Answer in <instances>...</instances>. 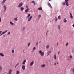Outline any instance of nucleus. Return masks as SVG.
<instances>
[{"label": "nucleus", "mask_w": 74, "mask_h": 74, "mask_svg": "<svg viewBox=\"0 0 74 74\" xmlns=\"http://www.w3.org/2000/svg\"><path fill=\"white\" fill-rule=\"evenodd\" d=\"M0 55L1 56H4V55L3 53H0Z\"/></svg>", "instance_id": "obj_18"}, {"label": "nucleus", "mask_w": 74, "mask_h": 74, "mask_svg": "<svg viewBox=\"0 0 74 74\" xmlns=\"http://www.w3.org/2000/svg\"><path fill=\"white\" fill-rule=\"evenodd\" d=\"M47 4L50 7V8H52V6H51V4H50V3H47Z\"/></svg>", "instance_id": "obj_4"}, {"label": "nucleus", "mask_w": 74, "mask_h": 74, "mask_svg": "<svg viewBox=\"0 0 74 74\" xmlns=\"http://www.w3.org/2000/svg\"><path fill=\"white\" fill-rule=\"evenodd\" d=\"M60 53V52H58V55H59Z\"/></svg>", "instance_id": "obj_39"}, {"label": "nucleus", "mask_w": 74, "mask_h": 74, "mask_svg": "<svg viewBox=\"0 0 74 74\" xmlns=\"http://www.w3.org/2000/svg\"><path fill=\"white\" fill-rule=\"evenodd\" d=\"M12 53H14V50H13L12 51Z\"/></svg>", "instance_id": "obj_27"}, {"label": "nucleus", "mask_w": 74, "mask_h": 74, "mask_svg": "<svg viewBox=\"0 0 74 74\" xmlns=\"http://www.w3.org/2000/svg\"><path fill=\"white\" fill-rule=\"evenodd\" d=\"M20 10L21 11H23V10H24V8L23 7H21L20 8Z\"/></svg>", "instance_id": "obj_9"}, {"label": "nucleus", "mask_w": 74, "mask_h": 74, "mask_svg": "<svg viewBox=\"0 0 74 74\" xmlns=\"http://www.w3.org/2000/svg\"><path fill=\"white\" fill-rule=\"evenodd\" d=\"M27 0V1H28V0Z\"/></svg>", "instance_id": "obj_60"}, {"label": "nucleus", "mask_w": 74, "mask_h": 74, "mask_svg": "<svg viewBox=\"0 0 74 74\" xmlns=\"http://www.w3.org/2000/svg\"><path fill=\"white\" fill-rule=\"evenodd\" d=\"M0 19H1V18H0Z\"/></svg>", "instance_id": "obj_59"}, {"label": "nucleus", "mask_w": 74, "mask_h": 74, "mask_svg": "<svg viewBox=\"0 0 74 74\" xmlns=\"http://www.w3.org/2000/svg\"><path fill=\"white\" fill-rule=\"evenodd\" d=\"M10 24L12 25H14V23H13L12 22H10Z\"/></svg>", "instance_id": "obj_20"}, {"label": "nucleus", "mask_w": 74, "mask_h": 74, "mask_svg": "<svg viewBox=\"0 0 74 74\" xmlns=\"http://www.w3.org/2000/svg\"><path fill=\"white\" fill-rule=\"evenodd\" d=\"M32 3V4H33L34 5V6L36 5V3H35V2H34V1H32L31 2Z\"/></svg>", "instance_id": "obj_5"}, {"label": "nucleus", "mask_w": 74, "mask_h": 74, "mask_svg": "<svg viewBox=\"0 0 74 74\" xmlns=\"http://www.w3.org/2000/svg\"><path fill=\"white\" fill-rule=\"evenodd\" d=\"M26 60H25L22 63V64H26Z\"/></svg>", "instance_id": "obj_15"}, {"label": "nucleus", "mask_w": 74, "mask_h": 74, "mask_svg": "<svg viewBox=\"0 0 74 74\" xmlns=\"http://www.w3.org/2000/svg\"><path fill=\"white\" fill-rule=\"evenodd\" d=\"M7 32V30H6L5 31V32H2V34H1L0 35V36H1L2 35H3V34H4V33H6V32Z\"/></svg>", "instance_id": "obj_6"}, {"label": "nucleus", "mask_w": 74, "mask_h": 74, "mask_svg": "<svg viewBox=\"0 0 74 74\" xmlns=\"http://www.w3.org/2000/svg\"><path fill=\"white\" fill-rule=\"evenodd\" d=\"M68 44H69V43H67L66 44V46H67V45H68Z\"/></svg>", "instance_id": "obj_35"}, {"label": "nucleus", "mask_w": 74, "mask_h": 74, "mask_svg": "<svg viewBox=\"0 0 74 74\" xmlns=\"http://www.w3.org/2000/svg\"><path fill=\"white\" fill-rule=\"evenodd\" d=\"M70 58H71H71H72V56L71 55L70 56Z\"/></svg>", "instance_id": "obj_29"}, {"label": "nucleus", "mask_w": 74, "mask_h": 74, "mask_svg": "<svg viewBox=\"0 0 74 74\" xmlns=\"http://www.w3.org/2000/svg\"><path fill=\"white\" fill-rule=\"evenodd\" d=\"M0 70L1 71H2L3 70L2 69V67L1 66H0Z\"/></svg>", "instance_id": "obj_21"}, {"label": "nucleus", "mask_w": 74, "mask_h": 74, "mask_svg": "<svg viewBox=\"0 0 74 74\" xmlns=\"http://www.w3.org/2000/svg\"><path fill=\"white\" fill-rule=\"evenodd\" d=\"M49 53H48V55H49Z\"/></svg>", "instance_id": "obj_54"}, {"label": "nucleus", "mask_w": 74, "mask_h": 74, "mask_svg": "<svg viewBox=\"0 0 74 74\" xmlns=\"http://www.w3.org/2000/svg\"><path fill=\"white\" fill-rule=\"evenodd\" d=\"M2 32V31H0V34H1V33Z\"/></svg>", "instance_id": "obj_43"}, {"label": "nucleus", "mask_w": 74, "mask_h": 74, "mask_svg": "<svg viewBox=\"0 0 74 74\" xmlns=\"http://www.w3.org/2000/svg\"><path fill=\"white\" fill-rule=\"evenodd\" d=\"M53 58L54 59H55V60H56V55H54L53 56Z\"/></svg>", "instance_id": "obj_10"}, {"label": "nucleus", "mask_w": 74, "mask_h": 74, "mask_svg": "<svg viewBox=\"0 0 74 74\" xmlns=\"http://www.w3.org/2000/svg\"><path fill=\"white\" fill-rule=\"evenodd\" d=\"M26 8H28V6H26Z\"/></svg>", "instance_id": "obj_40"}, {"label": "nucleus", "mask_w": 74, "mask_h": 74, "mask_svg": "<svg viewBox=\"0 0 74 74\" xmlns=\"http://www.w3.org/2000/svg\"><path fill=\"white\" fill-rule=\"evenodd\" d=\"M73 27H74V24L72 25Z\"/></svg>", "instance_id": "obj_45"}, {"label": "nucleus", "mask_w": 74, "mask_h": 74, "mask_svg": "<svg viewBox=\"0 0 74 74\" xmlns=\"http://www.w3.org/2000/svg\"><path fill=\"white\" fill-rule=\"evenodd\" d=\"M34 63V62H33V61L30 64V66L33 65V64Z\"/></svg>", "instance_id": "obj_16"}, {"label": "nucleus", "mask_w": 74, "mask_h": 74, "mask_svg": "<svg viewBox=\"0 0 74 74\" xmlns=\"http://www.w3.org/2000/svg\"><path fill=\"white\" fill-rule=\"evenodd\" d=\"M54 65H55V66H56V63H54Z\"/></svg>", "instance_id": "obj_44"}, {"label": "nucleus", "mask_w": 74, "mask_h": 74, "mask_svg": "<svg viewBox=\"0 0 74 74\" xmlns=\"http://www.w3.org/2000/svg\"><path fill=\"white\" fill-rule=\"evenodd\" d=\"M63 21L64 22H67V20L66 19H64Z\"/></svg>", "instance_id": "obj_22"}, {"label": "nucleus", "mask_w": 74, "mask_h": 74, "mask_svg": "<svg viewBox=\"0 0 74 74\" xmlns=\"http://www.w3.org/2000/svg\"><path fill=\"white\" fill-rule=\"evenodd\" d=\"M40 54L41 56H44V52H42L41 50H40L39 51Z\"/></svg>", "instance_id": "obj_1"}, {"label": "nucleus", "mask_w": 74, "mask_h": 74, "mask_svg": "<svg viewBox=\"0 0 74 74\" xmlns=\"http://www.w3.org/2000/svg\"><path fill=\"white\" fill-rule=\"evenodd\" d=\"M65 3L67 6H69V3H68V0H65Z\"/></svg>", "instance_id": "obj_2"}, {"label": "nucleus", "mask_w": 74, "mask_h": 74, "mask_svg": "<svg viewBox=\"0 0 74 74\" xmlns=\"http://www.w3.org/2000/svg\"><path fill=\"white\" fill-rule=\"evenodd\" d=\"M70 15L71 18L72 19L73 18V15H72V14L71 13H70Z\"/></svg>", "instance_id": "obj_14"}, {"label": "nucleus", "mask_w": 74, "mask_h": 74, "mask_svg": "<svg viewBox=\"0 0 74 74\" xmlns=\"http://www.w3.org/2000/svg\"><path fill=\"white\" fill-rule=\"evenodd\" d=\"M49 45H47L46 47V48H47V49H48V47H49Z\"/></svg>", "instance_id": "obj_26"}, {"label": "nucleus", "mask_w": 74, "mask_h": 74, "mask_svg": "<svg viewBox=\"0 0 74 74\" xmlns=\"http://www.w3.org/2000/svg\"><path fill=\"white\" fill-rule=\"evenodd\" d=\"M32 16H31L30 17V18L29 19H32Z\"/></svg>", "instance_id": "obj_41"}, {"label": "nucleus", "mask_w": 74, "mask_h": 74, "mask_svg": "<svg viewBox=\"0 0 74 74\" xmlns=\"http://www.w3.org/2000/svg\"><path fill=\"white\" fill-rule=\"evenodd\" d=\"M4 12H5L6 10H7V7H6V6H5L4 5Z\"/></svg>", "instance_id": "obj_12"}, {"label": "nucleus", "mask_w": 74, "mask_h": 74, "mask_svg": "<svg viewBox=\"0 0 74 74\" xmlns=\"http://www.w3.org/2000/svg\"><path fill=\"white\" fill-rule=\"evenodd\" d=\"M38 18H41V15H39Z\"/></svg>", "instance_id": "obj_31"}, {"label": "nucleus", "mask_w": 74, "mask_h": 74, "mask_svg": "<svg viewBox=\"0 0 74 74\" xmlns=\"http://www.w3.org/2000/svg\"><path fill=\"white\" fill-rule=\"evenodd\" d=\"M41 67H42L43 68H44L45 67V64H43V65H41Z\"/></svg>", "instance_id": "obj_8"}, {"label": "nucleus", "mask_w": 74, "mask_h": 74, "mask_svg": "<svg viewBox=\"0 0 74 74\" xmlns=\"http://www.w3.org/2000/svg\"><path fill=\"white\" fill-rule=\"evenodd\" d=\"M1 19H0V22H1Z\"/></svg>", "instance_id": "obj_51"}, {"label": "nucleus", "mask_w": 74, "mask_h": 74, "mask_svg": "<svg viewBox=\"0 0 74 74\" xmlns=\"http://www.w3.org/2000/svg\"><path fill=\"white\" fill-rule=\"evenodd\" d=\"M4 36H5L4 35Z\"/></svg>", "instance_id": "obj_58"}, {"label": "nucleus", "mask_w": 74, "mask_h": 74, "mask_svg": "<svg viewBox=\"0 0 74 74\" xmlns=\"http://www.w3.org/2000/svg\"><path fill=\"white\" fill-rule=\"evenodd\" d=\"M6 1V0H3V2H2V5H4V3L5 2V1Z\"/></svg>", "instance_id": "obj_13"}, {"label": "nucleus", "mask_w": 74, "mask_h": 74, "mask_svg": "<svg viewBox=\"0 0 74 74\" xmlns=\"http://www.w3.org/2000/svg\"><path fill=\"white\" fill-rule=\"evenodd\" d=\"M38 44V42H37L36 43V45H37V44Z\"/></svg>", "instance_id": "obj_48"}, {"label": "nucleus", "mask_w": 74, "mask_h": 74, "mask_svg": "<svg viewBox=\"0 0 74 74\" xmlns=\"http://www.w3.org/2000/svg\"><path fill=\"white\" fill-rule=\"evenodd\" d=\"M47 33H48V31H47V33H46V35L47 34Z\"/></svg>", "instance_id": "obj_53"}, {"label": "nucleus", "mask_w": 74, "mask_h": 74, "mask_svg": "<svg viewBox=\"0 0 74 74\" xmlns=\"http://www.w3.org/2000/svg\"><path fill=\"white\" fill-rule=\"evenodd\" d=\"M60 16H58V19H60Z\"/></svg>", "instance_id": "obj_28"}, {"label": "nucleus", "mask_w": 74, "mask_h": 74, "mask_svg": "<svg viewBox=\"0 0 74 74\" xmlns=\"http://www.w3.org/2000/svg\"><path fill=\"white\" fill-rule=\"evenodd\" d=\"M57 64H59V63H58V62H57Z\"/></svg>", "instance_id": "obj_49"}, {"label": "nucleus", "mask_w": 74, "mask_h": 74, "mask_svg": "<svg viewBox=\"0 0 74 74\" xmlns=\"http://www.w3.org/2000/svg\"><path fill=\"white\" fill-rule=\"evenodd\" d=\"M30 45V43H29L28 44V47H29Z\"/></svg>", "instance_id": "obj_30"}, {"label": "nucleus", "mask_w": 74, "mask_h": 74, "mask_svg": "<svg viewBox=\"0 0 74 74\" xmlns=\"http://www.w3.org/2000/svg\"><path fill=\"white\" fill-rule=\"evenodd\" d=\"M18 65H16L15 66V68L16 67V66H17Z\"/></svg>", "instance_id": "obj_47"}, {"label": "nucleus", "mask_w": 74, "mask_h": 74, "mask_svg": "<svg viewBox=\"0 0 74 74\" xmlns=\"http://www.w3.org/2000/svg\"><path fill=\"white\" fill-rule=\"evenodd\" d=\"M25 65H23L22 66V69H23V70H25Z\"/></svg>", "instance_id": "obj_7"}, {"label": "nucleus", "mask_w": 74, "mask_h": 74, "mask_svg": "<svg viewBox=\"0 0 74 74\" xmlns=\"http://www.w3.org/2000/svg\"><path fill=\"white\" fill-rule=\"evenodd\" d=\"M33 49L34 50H35V49H36V47H34V48H33Z\"/></svg>", "instance_id": "obj_36"}, {"label": "nucleus", "mask_w": 74, "mask_h": 74, "mask_svg": "<svg viewBox=\"0 0 74 74\" xmlns=\"http://www.w3.org/2000/svg\"><path fill=\"white\" fill-rule=\"evenodd\" d=\"M29 8H27V9H26L25 11V12L26 13L27 12H28V11H29Z\"/></svg>", "instance_id": "obj_11"}, {"label": "nucleus", "mask_w": 74, "mask_h": 74, "mask_svg": "<svg viewBox=\"0 0 74 74\" xmlns=\"http://www.w3.org/2000/svg\"><path fill=\"white\" fill-rule=\"evenodd\" d=\"M31 20V19H29L28 21H30V20Z\"/></svg>", "instance_id": "obj_42"}, {"label": "nucleus", "mask_w": 74, "mask_h": 74, "mask_svg": "<svg viewBox=\"0 0 74 74\" xmlns=\"http://www.w3.org/2000/svg\"><path fill=\"white\" fill-rule=\"evenodd\" d=\"M63 5H66V4H65V2H64L63 3Z\"/></svg>", "instance_id": "obj_38"}, {"label": "nucleus", "mask_w": 74, "mask_h": 74, "mask_svg": "<svg viewBox=\"0 0 74 74\" xmlns=\"http://www.w3.org/2000/svg\"><path fill=\"white\" fill-rule=\"evenodd\" d=\"M38 10H40V11L42 10V8L41 7L39 8H38Z\"/></svg>", "instance_id": "obj_17"}, {"label": "nucleus", "mask_w": 74, "mask_h": 74, "mask_svg": "<svg viewBox=\"0 0 74 74\" xmlns=\"http://www.w3.org/2000/svg\"><path fill=\"white\" fill-rule=\"evenodd\" d=\"M22 5H23V3H20L18 5V7H21L22 6Z\"/></svg>", "instance_id": "obj_3"}, {"label": "nucleus", "mask_w": 74, "mask_h": 74, "mask_svg": "<svg viewBox=\"0 0 74 74\" xmlns=\"http://www.w3.org/2000/svg\"><path fill=\"white\" fill-rule=\"evenodd\" d=\"M58 28L60 30V25H59L58 26Z\"/></svg>", "instance_id": "obj_24"}, {"label": "nucleus", "mask_w": 74, "mask_h": 74, "mask_svg": "<svg viewBox=\"0 0 74 74\" xmlns=\"http://www.w3.org/2000/svg\"><path fill=\"white\" fill-rule=\"evenodd\" d=\"M49 0V1H51V0Z\"/></svg>", "instance_id": "obj_55"}, {"label": "nucleus", "mask_w": 74, "mask_h": 74, "mask_svg": "<svg viewBox=\"0 0 74 74\" xmlns=\"http://www.w3.org/2000/svg\"><path fill=\"white\" fill-rule=\"evenodd\" d=\"M10 33H11V32H8V34H10Z\"/></svg>", "instance_id": "obj_37"}, {"label": "nucleus", "mask_w": 74, "mask_h": 74, "mask_svg": "<svg viewBox=\"0 0 74 74\" xmlns=\"http://www.w3.org/2000/svg\"><path fill=\"white\" fill-rule=\"evenodd\" d=\"M15 19H17V18H15Z\"/></svg>", "instance_id": "obj_57"}, {"label": "nucleus", "mask_w": 74, "mask_h": 74, "mask_svg": "<svg viewBox=\"0 0 74 74\" xmlns=\"http://www.w3.org/2000/svg\"><path fill=\"white\" fill-rule=\"evenodd\" d=\"M55 20L56 21H56H58V19H55Z\"/></svg>", "instance_id": "obj_32"}, {"label": "nucleus", "mask_w": 74, "mask_h": 74, "mask_svg": "<svg viewBox=\"0 0 74 74\" xmlns=\"http://www.w3.org/2000/svg\"><path fill=\"white\" fill-rule=\"evenodd\" d=\"M50 53H51V51H49L48 52V53L50 54Z\"/></svg>", "instance_id": "obj_34"}, {"label": "nucleus", "mask_w": 74, "mask_h": 74, "mask_svg": "<svg viewBox=\"0 0 74 74\" xmlns=\"http://www.w3.org/2000/svg\"><path fill=\"white\" fill-rule=\"evenodd\" d=\"M16 74H19V71L18 70L17 71Z\"/></svg>", "instance_id": "obj_19"}, {"label": "nucleus", "mask_w": 74, "mask_h": 74, "mask_svg": "<svg viewBox=\"0 0 74 74\" xmlns=\"http://www.w3.org/2000/svg\"><path fill=\"white\" fill-rule=\"evenodd\" d=\"M30 16V14H29L28 15L27 17L29 18Z\"/></svg>", "instance_id": "obj_23"}, {"label": "nucleus", "mask_w": 74, "mask_h": 74, "mask_svg": "<svg viewBox=\"0 0 74 74\" xmlns=\"http://www.w3.org/2000/svg\"><path fill=\"white\" fill-rule=\"evenodd\" d=\"M57 45H58V43H57Z\"/></svg>", "instance_id": "obj_52"}, {"label": "nucleus", "mask_w": 74, "mask_h": 74, "mask_svg": "<svg viewBox=\"0 0 74 74\" xmlns=\"http://www.w3.org/2000/svg\"><path fill=\"white\" fill-rule=\"evenodd\" d=\"M19 63H18L17 64H16L17 66H18V65H19Z\"/></svg>", "instance_id": "obj_46"}, {"label": "nucleus", "mask_w": 74, "mask_h": 74, "mask_svg": "<svg viewBox=\"0 0 74 74\" xmlns=\"http://www.w3.org/2000/svg\"><path fill=\"white\" fill-rule=\"evenodd\" d=\"M7 73V72H5V73Z\"/></svg>", "instance_id": "obj_56"}, {"label": "nucleus", "mask_w": 74, "mask_h": 74, "mask_svg": "<svg viewBox=\"0 0 74 74\" xmlns=\"http://www.w3.org/2000/svg\"><path fill=\"white\" fill-rule=\"evenodd\" d=\"M25 29V27H23V29L22 30V31H23Z\"/></svg>", "instance_id": "obj_25"}, {"label": "nucleus", "mask_w": 74, "mask_h": 74, "mask_svg": "<svg viewBox=\"0 0 74 74\" xmlns=\"http://www.w3.org/2000/svg\"><path fill=\"white\" fill-rule=\"evenodd\" d=\"M72 52V53H73V52H74V51H73V50Z\"/></svg>", "instance_id": "obj_50"}, {"label": "nucleus", "mask_w": 74, "mask_h": 74, "mask_svg": "<svg viewBox=\"0 0 74 74\" xmlns=\"http://www.w3.org/2000/svg\"><path fill=\"white\" fill-rule=\"evenodd\" d=\"M14 20L16 21H18V19H14Z\"/></svg>", "instance_id": "obj_33"}]
</instances>
